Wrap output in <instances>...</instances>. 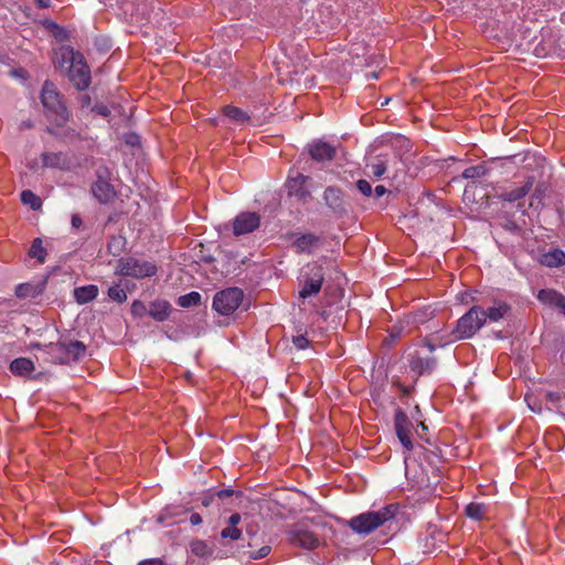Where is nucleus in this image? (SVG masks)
<instances>
[{"instance_id":"1","label":"nucleus","mask_w":565,"mask_h":565,"mask_svg":"<svg viewBox=\"0 0 565 565\" xmlns=\"http://www.w3.org/2000/svg\"><path fill=\"white\" fill-rule=\"evenodd\" d=\"M398 510L397 503H391L379 511H369L353 516L348 524L353 532L366 535L393 520Z\"/></svg>"},{"instance_id":"2","label":"nucleus","mask_w":565,"mask_h":565,"mask_svg":"<svg viewBox=\"0 0 565 565\" xmlns=\"http://www.w3.org/2000/svg\"><path fill=\"white\" fill-rule=\"evenodd\" d=\"M41 103L45 109L46 117L57 126H63L68 120L70 113L64 104L63 96L50 81L43 84Z\"/></svg>"},{"instance_id":"3","label":"nucleus","mask_w":565,"mask_h":565,"mask_svg":"<svg viewBox=\"0 0 565 565\" xmlns=\"http://www.w3.org/2000/svg\"><path fill=\"white\" fill-rule=\"evenodd\" d=\"M486 324L484 309L481 306H472L457 321L452 330V340H463L472 338Z\"/></svg>"},{"instance_id":"4","label":"nucleus","mask_w":565,"mask_h":565,"mask_svg":"<svg viewBox=\"0 0 565 565\" xmlns=\"http://www.w3.org/2000/svg\"><path fill=\"white\" fill-rule=\"evenodd\" d=\"M156 264L139 259L136 257H121L117 262L115 274L119 276H129L136 279L152 277L157 274Z\"/></svg>"},{"instance_id":"5","label":"nucleus","mask_w":565,"mask_h":565,"mask_svg":"<svg viewBox=\"0 0 565 565\" xmlns=\"http://www.w3.org/2000/svg\"><path fill=\"white\" fill-rule=\"evenodd\" d=\"M244 292L237 287L223 289L213 298V309L222 316H230L242 305Z\"/></svg>"},{"instance_id":"6","label":"nucleus","mask_w":565,"mask_h":565,"mask_svg":"<svg viewBox=\"0 0 565 565\" xmlns=\"http://www.w3.org/2000/svg\"><path fill=\"white\" fill-rule=\"evenodd\" d=\"M68 60L71 61L68 70L70 81L76 87V89H87L90 84V70L84 61L83 55L79 53H74L73 51H68Z\"/></svg>"},{"instance_id":"7","label":"nucleus","mask_w":565,"mask_h":565,"mask_svg":"<svg viewBox=\"0 0 565 565\" xmlns=\"http://www.w3.org/2000/svg\"><path fill=\"white\" fill-rule=\"evenodd\" d=\"M308 267L310 268V271L306 275L303 286L299 291V297L302 299L319 294L324 281V271L322 266L315 263Z\"/></svg>"},{"instance_id":"8","label":"nucleus","mask_w":565,"mask_h":565,"mask_svg":"<svg viewBox=\"0 0 565 565\" xmlns=\"http://www.w3.org/2000/svg\"><path fill=\"white\" fill-rule=\"evenodd\" d=\"M394 426L396 435L403 445V447L411 451L413 449V441H412V427L413 424L409 420L408 416L405 412H403L401 408L396 409L394 415Z\"/></svg>"},{"instance_id":"9","label":"nucleus","mask_w":565,"mask_h":565,"mask_svg":"<svg viewBox=\"0 0 565 565\" xmlns=\"http://www.w3.org/2000/svg\"><path fill=\"white\" fill-rule=\"evenodd\" d=\"M260 225V215L256 212H242L233 221L235 236L249 234Z\"/></svg>"},{"instance_id":"10","label":"nucleus","mask_w":565,"mask_h":565,"mask_svg":"<svg viewBox=\"0 0 565 565\" xmlns=\"http://www.w3.org/2000/svg\"><path fill=\"white\" fill-rule=\"evenodd\" d=\"M323 200L327 206L337 216H344L348 214V203L344 200V193L340 188L328 186L323 192Z\"/></svg>"},{"instance_id":"11","label":"nucleus","mask_w":565,"mask_h":565,"mask_svg":"<svg viewBox=\"0 0 565 565\" xmlns=\"http://www.w3.org/2000/svg\"><path fill=\"white\" fill-rule=\"evenodd\" d=\"M308 180L309 177L299 172L294 177H289L286 181L289 196H294L300 202H307L311 198V191L307 186Z\"/></svg>"},{"instance_id":"12","label":"nucleus","mask_w":565,"mask_h":565,"mask_svg":"<svg viewBox=\"0 0 565 565\" xmlns=\"http://www.w3.org/2000/svg\"><path fill=\"white\" fill-rule=\"evenodd\" d=\"M288 540L292 545L306 550H315L320 545V540L313 532L300 526L288 532Z\"/></svg>"},{"instance_id":"13","label":"nucleus","mask_w":565,"mask_h":565,"mask_svg":"<svg viewBox=\"0 0 565 565\" xmlns=\"http://www.w3.org/2000/svg\"><path fill=\"white\" fill-rule=\"evenodd\" d=\"M307 149L310 158L318 162L331 161L337 154L335 146L321 139L312 140Z\"/></svg>"},{"instance_id":"14","label":"nucleus","mask_w":565,"mask_h":565,"mask_svg":"<svg viewBox=\"0 0 565 565\" xmlns=\"http://www.w3.org/2000/svg\"><path fill=\"white\" fill-rule=\"evenodd\" d=\"M436 359L430 355H425L420 351H415L409 354L411 370L418 375L429 374L436 367Z\"/></svg>"},{"instance_id":"15","label":"nucleus","mask_w":565,"mask_h":565,"mask_svg":"<svg viewBox=\"0 0 565 565\" xmlns=\"http://www.w3.org/2000/svg\"><path fill=\"white\" fill-rule=\"evenodd\" d=\"M534 178L529 177L525 182L512 190H504L497 193V198L507 202H516L523 199L533 188Z\"/></svg>"},{"instance_id":"16","label":"nucleus","mask_w":565,"mask_h":565,"mask_svg":"<svg viewBox=\"0 0 565 565\" xmlns=\"http://www.w3.org/2000/svg\"><path fill=\"white\" fill-rule=\"evenodd\" d=\"M321 244V237L312 234L306 233L299 235L292 243V247L295 252L298 254L307 253L311 254L315 248H317Z\"/></svg>"},{"instance_id":"17","label":"nucleus","mask_w":565,"mask_h":565,"mask_svg":"<svg viewBox=\"0 0 565 565\" xmlns=\"http://www.w3.org/2000/svg\"><path fill=\"white\" fill-rule=\"evenodd\" d=\"M92 192L94 196L104 204L110 202L115 198V190L113 185L102 178H98V180L93 184Z\"/></svg>"},{"instance_id":"18","label":"nucleus","mask_w":565,"mask_h":565,"mask_svg":"<svg viewBox=\"0 0 565 565\" xmlns=\"http://www.w3.org/2000/svg\"><path fill=\"white\" fill-rule=\"evenodd\" d=\"M45 288V281L32 284V282H25L20 284L15 288V295L18 298L25 299V298H35L40 296Z\"/></svg>"},{"instance_id":"19","label":"nucleus","mask_w":565,"mask_h":565,"mask_svg":"<svg viewBox=\"0 0 565 565\" xmlns=\"http://www.w3.org/2000/svg\"><path fill=\"white\" fill-rule=\"evenodd\" d=\"M43 166L65 170L68 168V159L63 152H44L42 154Z\"/></svg>"},{"instance_id":"20","label":"nucleus","mask_w":565,"mask_h":565,"mask_svg":"<svg viewBox=\"0 0 565 565\" xmlns=\"http://www.w3.org/2000/svg\"><path fill=\"white\" fill-rule=\"evenodd\" d=\"M537 298L543 303L559 308L565 313V297L552 289L540 290Z\"/></svg>"},{"instance_id":"21","label":"nucleus","mask_w":565,"mask_h":565,"mask_svg":"<svg viewBox=\"0 0 565 565\" xmlns=\"http://www.w3.org/2000/svg\"><path fill=\"white\" fill-rule=\"evenodd\" d=\"M171 312V306L166 300H154L150 303L149 316L157 321H164L168 319Z\"/></svg>"},{"instance_id":"22","label":"nucleus","mask_w":565,"mask_h":565,"mask_svg":"<svg viewBox=\"0 0 565 565\" xmlns=\"http://www.w3.org/2000/svg\"><path fill=\"white\" fill-rule=\"evenodd\" d=\"M241 522L239 513H233L227 520V526L221 531L222 539L236 541L241 537L242 531L237 527Z\"/></svg>"},{"instance_id":"23","label":"nucleus","mask_w":565,"mask_h":565,"mask_svg":"<svg viewBox=\"0 0 565 565\" xmlns=\"http://www.w3.org/2000/svg\"><path fill=\"white\" fill-rule=\"evenodd\" d=\"M540 263L550 268L559 267L565 264V253L562 249L555 248L542 254Z\"/></svg>"},{"instance_id":"24","label":"nucleus","mask_w":565,"mask_h":565,"mask_svg":"<svg viewBox=\"0 0 565 565\" xmlns=\"http://www.w3.org/2000/svg\"><path fill=\"white\" fill-rule=\"evenodd\" d=\"M98 295V287L96 285H86L74 289V297L79 305L88 303L94 300Z\"/></svg>"},{"instance_id":"25","label":"nucleus","mask_w":565,"mask_h":565,"mask_svg":"<svg viewBox=\"0 0 565 565\" xmlns=\"http://www.w3.org/2000/svg\"><path fill=\"white\" fill-rule=\"evenodd\" d=\"M68 358V362L78 361L86 353V345L77 340L63 341Z\"/></svg>"},{"instance_id":"26","label":"nucleus","mask_w":565,"mask_h":565,"mask_svg":"<svg viewBox=\"0 0 565 565\" xmlns=\"http://www.w3.org/2000/svg\"><path fill=\"white\" fill-rule=\"evenodd\" d=\"M10 371L20 376L29 375L34 371V364L30 359L18 358L11 362Z\"/></svg>"},{"instance_id":"27","label":"nucleus","mask_w":565,"mask_h":565,"mask_svg":"<svg viewBox=\"0 0 565 565\" xmlns=\"http://www.w3.org/2000/svg\"><path fill=\"white\" fill-rule=\"evenodd\" d=\"M46 349H47V353L51 355L52 361L54 363H58V364L70 363L63 341L57 342V343H50L46 347Z\"/></svg>"},{"instance_id":"28","label":"nucleus","mask_w":565,"mask_h":565,"mask_svg":"<svg viewBox=\"0 0 565 565\" xmlns=\"http://www.w3.org/2000/svg\"><path fill=\"white\" fill-rule=\"evenodd\" d=\"M465 513L469 519L481 521L486 519L488 514V507L484 503L470 502L466 507Z\"/></svg>"},{"instance_id":"29","label":"nucleus","mask_w":565,"mask_h":565,"mask_svg":"<svg viewBox=\"0 0 565 565\" xmlns=\"http://www.w3.org/2000/svg\"><path fill=\"white\" fill-rule=\"evenodd\" d=\"M510 310V306L505 302H499L498 305L490 307L484 310L486 321L497 322L502 319Z\"/></svg>"},{"instance_id":"30","label":"nucleus","mask_w":565,"mask_h":565,"mask_svg":"<svg viewBox=\"0 0 565 565\" xmlns=\"http://www.w3.org/2000/svg\"><path fill=\"white\" fill-rule=\"evenodd\" d=\"M223 114L236 124L242 125L249 120V116L243 109L231 105L223 108Z\"/></svg>"},{"instance_id":"31","label":"nucleus","mask_w":565,"mask_h":565,"mask_svg":"<svg viewBox=\"0 0 565 565\" xmlns=\"http://www.w3.org/2000/svg\"><path fill=\"white\" fill-rule=\"evenodd\" d=\"M29 256L35 258L40 264L45 262L46 249L43 247L41 238H35L29 249Z\"/></svg>"},{"instance_id":"32","label":"nucleus","mask_w":565,"mask_h":565,"mask_svg":"<svg viewBox=\"0 0 565 565\" xmlns=\"http://www.w3.org/2000/svg\"><path fill=\"white\" fill-rule=\"evenodd\" d=\"M201 294L198 291H191L186 295L178 298V305L182 308L196 307L201 303Z\"/></svg>"},{"instance_id":"33","label":"nucleus","mask_w":565,"mask_h":565,"mask_svg":"<svg viewBox=\"0 0 565 565\" xmlns=\"http://www.w3.org/2000/svg\"><path fill=\"white\" fill-rule=\"evenodd\" d=\"M108 297L118 303H122L127 300V294L121 284H116L108 288Z\"/></svg>"},{"instance_id":"34","label":"nucleus","mask_w":565,"mask_h":565,"mask_svg":"<svg viewBox=\"0 0 565 565\" xmlns=\"http://www.w3.org/2000/svg\"><path fill=\"white\" fill-rule=\"evenodd\" d=\"M487 172H488V169L484 164L472 166V167H468L463 170L462 178L463 179H477V178L484 177L487 174Z\"/></svg>"},{"instance_id":"35","label":"nucleus","mask_w":565,"mask_h":565,"mask_svg":"<svg viewBox=\"0 0 565 565\" xmlns=\"http://www.w3.org/2000/svg\"><path fill=\"white\" fill-rule=\"evenodd\" d=\"M21 201L24 204L30 205L33 210H36L41 206V200L36 196L31 190H24L21 193Z\"/></svg>"},{"instance_id":"36","label":"nucleus","mask_w":565,"mask_h":565,"mask_svg":"<svg viewBox=\"0 0 565 565\" xmlns=\"http://www.w3.org/2000/svg\"><path fill=\"white\" fill-rule=\"evenodd\" d=\"M191 552L200 557H204L209 554V547L205 542L201 540L192 541L190 544Z\"/></svg>"},{"instance_id":"37","label":"nucleus","mask_w":565,"mask_h":565,"mask_svg":"<svg viewBox=\"0 0 565 565\" xmlns=\"http://www.w3.org/2000/svg\"><path fill=\"white\" fill-rule=\"evenodd\" d=\"M147 312L146 305L140 300H135L131 305V313L135 317H141Z\"/></svg>"},{"instance_id":"38","label":"nucleus","mask_w":565,"mask_h":565,"mask_svg":"<svg viewBox=\"0 0 565 565\" xmlns=\"http://www.w3.org/2000/svg\"><path fill=\"white\" fill-rule=\"evenodd\" d=\"M269 552H270V546L265 545V546L260 547L257 551L249 552L248 553V558H250V559H259V558H263V557L267 556L269 554Z\"/></svg>"},{"instance_id":"39","label":"nucleus","mask_w":565,"mask_h":565,"mask_svg":"<svg viewBox=\"0 0 565 565\" xmlns=\"http://www.w3.org/2000/svg\"><path fill=\"white\" fill-rule=\"evenodd\" d=\"M386 171V166L383 161H377L371 164V172L374 177L381 178Z\"/></svg>"},{"instance_id":"40","label":"nucleus","mask_w":565,"mask_h":565,"mask_svg":"<svg viewBox=\"0 0 565 565\" xmlns=\"http://www.w3.org/2000/svg\"><path fill=\"white\" fill-rule=\"evenodd\" d=\"M356 188L365 196H370L373 192L370 182L366 180H359L356 182Z\"/></svg>"},{"instance_id":"41","label":"nucleus","mask_w":565,"mask_h":565,"mask_svg":"<svg viewBox=\"0 0 565 565\" xmlns=\"http://www.w3.org/2000/svg\"><path fill=\"white\" fill-rule=\"evenodd\" d=\"M292 343L297 349L305 350L309 345V340L305 335L299 334L292 338Z\"/></svg>"},{"instance_id":"42","label":"nucleus","mask_w":565,"mask_h":565,"mask_svg":"<svg viewBox=\"0 0 565 565\" xmlns=\"http://www.w3.org/2000/svg\"><path fill=\"white\" fill-rule=\"evenodd\" d=\"M93 110L104 117H107L110 114V110L105 105H95Z\"/></svg>"},{"instance_id":"43","label":"nucleus","mask_w":565,"mask_h":565,"mask_svg":"<svg viewBox=\"0 0 565 565\" xmlns=\"http://www.w3.org/2000/svg\"><path fill=\"white\" fill-rule=\"evenodd\" d=\"M138 565H166L160 558H149L141 561Z\"/></svg>"},{"instance_id":"44","label":"nucleus","mask_w":565,"mask_h":565,"mask_svg":"<svg viewBox=\"0 0 565 565\" xmlns=\"http://www.w3.org/2000/svg\"><path fill=\"white\" fill-rule=\"evenodd\" d=\"M190 523L192 525H199L202 523V518L199 513H192L190 516Z\"/></svg>"},{"instance_id":"45","label":"nucleus","mask_w":565,"mask_h":565,"mask_svg":"<svg viewBox=\"0 0 565 565\" xmlns=\"http://www.w3.org/2000/svg\"><path fill=\"white\" fill-rule=\"evenodd\" d=\"M386 193V188L384 185H376L374 189V194L376 198H380Z\"/></svg>"},{"instance_id":"46","label":"nucleus","mask_w":565,"mask_h":565,"mask_svg":"<svg viewBox=\"0 0 565 565\" xmlns=\"http://www.w3.org/2000/svg\"><path fill=\"white\" fill-rule=\"evenodd\" d=\"M34 2L41 9H46L51 6V0H34Z\"/></svg>"},{"instance_id":"47","label":"nucleus","mask_w":565,"mask_h":565,"mask_svg":"<svg viewBox=\"0 0 565 565\" xmlns=\"http://www.w3.org/2000/svg\"><path fill=\"white\" fill-rule=\"evenodd\" d=\"M72 225H73V227H75V228H78V227L82 225V218L79 217V215L74 214V215L72 216Z\"/></svg>"},{"instance_id":"48","label":"nucleus","mask_w":565,"mask_h":565,"mask_svg":"<svg viewBox=\"0 0 565 565\" xmlns=\"http://www.w3.org/2000/svg\"><path fill=\"white\" fill-rule=\"evenodd\" d=\"M425 347L428 349V352L431 354L435 351V345L429 340H425Z\"/></svg>"},{"instance_id":"49","label":"nucleus","mask_w":565,"mask_h":565,"mask_svg":"<svg viewBox=\"0 0 565 565\" xmlns=\"http://www.w3.org/2000/svg\"><path fill=\"white\" fill-rule=\"evenodd\" d=\"M233 491L232 490H222L218 492V497L220 498H223V497H230L232 495Z\"/></svg>"},{"instance_id":"50","label":"nucleus","mask_w":565,"mask_h":565,"mask_svg":"<svg viewBox=\"0 0 565 565\" xmlns=\"http://www.w3.org/2000/svg\"><path fill=\"white\" fill-rule=\"evenodd\" d=\"M422 431H425L427 429L426 425L424 423H420Z\"/></svg>"},{"instance_id":"51","label":"nucleus","mask_w":565,"mask_h":565,"mask_svg":"<svg viewBox=\"0 0 565 565\" xmlns=\"http://www.w3.org/2000/svg\"><path fill=\"white\" fill-rule=\"evenodd\" d=\"M47 131H49L50 134H55V132H54V130H53V129H51V128H47Z\"/></svg>"},{"instance_id":"52","label":"nucleus","mask_w":565,"mask_h":565,"mask_svg":"<svg viewBox=\"0 0 565 565\" xmlns=\"http://www.w3.org/2000/svg\"><path fill=\"white\" fill-rule=\"evenodd\" d=\"M203 504H204V505H209V500H204V501H203Z\"/></svg>"}]
</instances>
